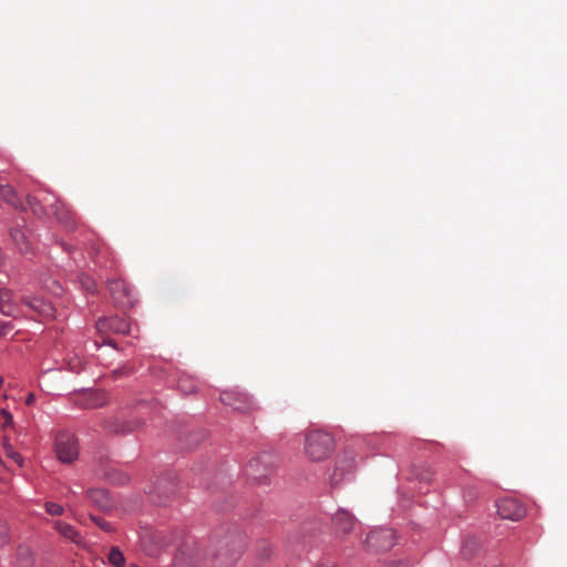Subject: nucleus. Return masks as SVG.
<instances>
[{
	"instance_id": "obj_22",
	"label": "nucleus",
	"mask_w": 567,
	"mask_h": 567,
	"mask_svg": "<svg viewBox=\"0 0 567 567\" xmlns=\"http://www.w3.org/2000/svg\"><path fill=\"white\" fill-rule=\"evenodd\" d=\"M107 559L115 567H123L125 564V557L118 547H112L110 549Z\"/></svg>"
},
{
	"instance_id": "obj_13",
	"label": "nucleus",
	"mask_w": 567,
	"mask_h": 567,
	"mask_svg": "<svg viewBox=\"0 0 567 567\" xmlns=\"http://www.w3.org/2000/svg\"><path fill=\"white\" fill-rule=\"evenodd\" d=\"M203 555L196 547L185 545L177 554L174 567H202Z\"/></svg>"
},
{
	"instance_id": "obj_15",
	"label": "nucleus",
	"mask_w": 567,
	"mask_h": 567,
	"mask_svg": "<svg viewBox=\"0 0 567 567\" xmlns=\"http://www.w3.org/2000/svg\"><path fill=\"white\" fill-rule=\"evenodd\" d=\"M0 311L7 317H18L20 307L14 301L13 292L9 289H0Z\"/></svg>"
},
{
	"instance_id": "obj_21",
	"label": "nucleus",
	"mask_w": 567,
	"mask_h": 567,
	"mask_svg": "<svg viewBox=\"0 0 567 567\" xmlns=\"http://www.w3.org/2000/svg\"><path fill=\"white\" fill-rule=\"evenodd\" d=\"M0 197L13 207H20L22 202L11 185H0Z\"/></svg>"
},
{
	"instance_id": "obj_17",
	"label": "nucleus",
	"mask_w": 567,
	"mask_h": 567,
	"mask_svg": "<svg viewBox=\"0 0 567 567\" xmlns=\"http://www.w3.org/2000/svg\"><path fill=\"white\" fill-rule=\"evenodd\" d=\"M89 499L101 509H109L112 505V502L109 497V494L105 489L94 488L87 491Z\"/></svg>"
},
{
	"instance_id": "obj_16",
	"label": "nucleus",
	"mask_w": 567,
	"mask_h": 567,
	"mask_svg": "<svg viewBox=\"0 0 567 567\" xmlns=\"http://www.w3.org/2000/svg\"><path fill=\"white\" fill-rule=\"evenodd\" d=\"M99 329L107 328L114 333L128 334L131 333V322L126 318L112 317L109 319L100 320L97 322Z\"/></svg>"
},
{
	"instance_id": "obj_2",
	"label": "nucleus",
	"mask_w": 567,
	"mask_h": 567,
	"mask_svg": "<svg viewBox=\"0 0 567 567\" xmlns=\"http://www.w3.org/2000/svg\"><path fill=\"white\" fill-rule=\"evenodd\" d=\"M336 447L333 436L322 430H312L306 433L303 451L312 462H321L330 457Z\"/></svg>"
},
{
	"instance_id": "obj_5",
	"label": "nucleus",
	"mask_w": 567,
	"mask_h": 567,
	"mask_svg": "<svg viewBox=\"0 0 567 567\" xmlns=\"http://www.w3.org/2000/svg\"><path fill=\"white\" fill-rule=\"evenodd\" d=\"M276 464V456L270 452L260 453L247 464V474L255 481H262L271 473Z\"/></svg>"
},
{
	"instance_id": "obj_11",
	"label": "nucleus",
	"mask_w": 567,
	"mask_h": 567,
	"mask_svg": "<svg viewBox=\"0 0 567 567\" xmlns=\"http://www.w3.org/2000/svg\"><path fill=\"white\" fill-rule=\"evenodd\" d=\"M497 513L504 519L519 520L526 515V508L517 499L503 498L497 504Z\"/></svg>"
},
{
	"instance_id": "obj_30",
	"label": "nucleus",
	"mask_w": 567,
	"mask_h": 567,
	"mask_svg": "<svg viewBox=\"0 0 567 567\" xmlns=\"http://www.w3.org/2000/svg\"><path fill=\"white\" fill-rule=\"evenodd\" d=\"M81 361L78 360L76 362H72L70 361L69 362V369L72 371V372H79L81 370Z\"/></svg>"
},
{
	"instance_id": "obj_19",
	"label": "nucleus",
	"mask_w": 567,
	"mask_h": 567,
	"mask_svg": "<svg viewBox=\"0 0 567 567\" xmlns=\"http://www.w3.org/2000/svg\"><path fill=\"white\" fill-rule=\"evenodd\" d=\"M54 527L64 538L73 542L74 544H80L82 542V537L72 525L56 520L54 523Z\"/></svg>"
},
{
	"instance_id": "obj_29",
	"label": "nucleus",
	"mask_w": 567,
	"mask_h": 567,
	"mask_svg": "<svg viewBox=\"0 0 567 567\" xmlns=\"http://www.w3.org/2000/svg\"><path fill=\"white\" fill-rule=\"evenodd\" d=\"M150 493H156L158 497H161L162 493L166 494L167 489L164 486L163 481H158L157 484L154 486V488Z\"/></svg>"
},
{
	"instance_id": "obj_1",
	"label": "nucleus",
	"mask_w": 567,
	"mask_h": 567,
	"mask_svg": "<svg viewBox=\"0 0 567 567\" xmlns=\"http://www.w3.org/2000/svg\"><path fill=\"white\" fill-rule=\"evenodd\" d=\"M246 549V535L234 525L214 530L210 544L213 567H231Z\"/></svg>"
},
{
	"instance_id": "obj_25",
	"label": "nucleus",
	"mask_w": 567,
	"mask_h": 567,
	"mask_svg": "<svg viewBox=\"0 0 567 567\" xmlns=\"http://www.w3.org/2000/svg\"><path fill=\"white\" fill-rule=\"evenodd\" d=\"M44 507L47 513L51 516H60L64 513L63 506L53 502H47Z\"/></svg>"
},
{
	"instance_id": "obj_31",
	"label": "nucleus",
	"mask_w": 567,
	"mask_h": 567,
	"mask_svg": "<svg viewBox=\"0 0 567 567\" xmlns=\"http://www.w3.org/2000/svg\"><path fill=\"white\" fill-rule=\"evenodd\" d=\"M34 401H35V395H34L33 393H30V394L28 395L27 400H25V403H27L28 405H31V404H33V403H34Z\"/></svg>"
},
{
	"instance_id": "obj_7",
	"label": "nucleus",
	"mask_w": 567,
	"mask_h": 567,
	"mask_svg": "<svg viewBox=\"0 0 567 567\" xmlns=\"http://www.w3.org/2000/svg\"><path fill=\"white\" fill-rule=\"evenodd\" d=\"M220 401L240 413H249L256 409V402L247 393L238 390H227L220 393Z\"/></svg>"
},
{
	"instance_id": "obj_18",
	"label": "nucleus",
	"mask_w": 567,
	"mask_h": 567,
	"mask_svg": "<svg viewBox=\"0 0 567 567\" xmlns=\"http://www.w3.org/2000/svg\"><path fill=\"white\" fill-rule=\"evenodd\" d=\"M47 194H50L49 192H44L41 194V197H37V196H32V195H29L27 197V203H28V206L30 207V209L32 210V213L37 216H41V215H50V206H48L44 202H43V197L47 195Z\"/></svg>"
},
{
	"instance_id": "obj_24",
	"label": "nucleus",
	"mask_w": 567,
	"mask_h": 567,
	"mask_svg": "<svg viewBox=\"0 0 567 567\" xmlns=\"http://www.w3.org/2000/svg\"><path fill=\"white\" fill-rule=\"evenodd\" d=\"M3 449L8 457L13 460L19 466H22V456L13 450L12 445L8 441H4Z\"/></svg>"
},
{
	"instance_id": "obj_26",
	"label": "nucleus",
	"mask_w": 567,
	"mask_h": 567,
	"mask_svg": "<svg viewBox=\"0 0 567 567\" xmlns=\"http://www.w3.org/2000/svg\"><path fill=\"white\" fill-rule=\"evenodd\" d=\"M91 518L101 529H103L105 532L112 530V525L109 522H106L105 519H103L102 517L92 515Z\"/></svg>"
},
{
	"instance_id": "obj_3",
	"label": "nucleus",
	"mask_w": 567,
	"mask_h": 567,
	"mask_svg": "<svg viewBox=\"0 0 567 567\" xmlns=\"http://www.w3.org/2000/svg\"><path fill=\"white\" fill-rule=\"evenodd\" d=\"M10 238L14 248L19 252L22 255L33 254L35 237L33 233L24 225V220H22V223H17V225L10 228Z\"/></svg>"
},
{
	"instance_id": "obj_32",
	"label": "nucleus",
	"mask_w": 567,
	"mask_h": 567,
	"mask_svg": "<svg viewBox=\"0 0 567 567\" xmlns=\"http://www.w3.org/2000/svg\"><path fill=\"white\" fill-rule=\"evenodd\" d=\"M264 546H266V544H262ZM270 554V549L268 547H265L262 549V553L260 554L262 558H267Z\"/></svg>"
},
{
	"instance_id": "obj_8",
	"label": "nucleus",
	"mask_w": 567,
	"mask_h": 567,
	"mask_svg": "<svg viewBox=\"0 0 567 567\" xmlns=\"http://www.w3.org/2000/svg\"><path fill=\"white\" fill-rule=\"evenodd\" d=\"M43 202L50 206V215L55 216L60 223L64 224L68 228L75 225V214L64 202L56 199L52 194H47L43 197Z\"/></svg>"
},
{
	"instance_id": "obj_4",
	"label": "nucleus",
	"mask_w": 567,
	"mask_h": 567,
	"mask_svg": "<svg viewBox=\"0 0 567 567\" xmlns=\"http://www.w3.org/2000/svg\"><path fill=\"white\" fill-rule=\"evenodd\" d=\"M55 454L62 463H72L79 456L78 440L69 432H60L55 439Z\"/></svg>"
},
{
	"instance_id": "obj_14",
	"label": "nucleus",
	"mask_w": 567,
	"mask_h": 567,
	"mask_svg": "<svg viewBox=\"0 0 567 567\" xmlns=\"http://www.w3.org/2000/svg\"><path fill=\"white\" fill-rule=\"evenodd\" d=\"M354 463L353 460L338 461L333 473L330 476V484L333 487L341 485L343 481H350L353 475Z\"/></svg>"
},
{
	"instance_id": "obj_6",
	"label": "nucleus",
	"mask_w": 567,
	"mask_h": 567,
	"mask_svg": "<svg viewBox=\"0 0 567 567\" xmlns=\"http://www.w3.org/2000/svg\"><path fill=\"white\" fill-rule=\"evenodd\" d=\"M107 289L115 305L127 308L133 307L136 298L131 286L122 279L107 280Z\"/></svg>"
},
{
	"instance_id": "obj_20",
	"label": "nucleus",
	"mask_w": 567,
	"mask_h": 567,
	"mask_svg": "<svg viewBox=\"0 0 567 567\" xmlns=\"http://www.w3.org/2000/svg\"><path fill=\"white\" fill-rule=\"evenodd\" d=\"M106 403V395L104 392H89L84 395V402L82 405L85 409H96Z\"/></svg>"
},
{
	"instance_id": "obj_9",
	"label": "nucleus",
	"mask_w": 567,
	"mask_h": 567,
	"mask_svg": "<svg viewBox=\"0 0 567 567\" xmlns=\"http://www.w3.org/2000/svg\"><path fill=\"white\" fill-rule=\"evenodd\" d=\"M395 544V533L390 528H380L372 530L365 538V545L374 549L379 550H389Z\"/></svg>"
},
{
	"instance_id": "obj_23",
	"label": "nucleus",
	"mask_w": 567,
	"mask_h": 567,
	"mask_svg": "<svg viewBox=\"0 0 567 567\" xmlns=\"http://www.w3.org/2000/svg\"><path fill=\"white\" fill-rule=\"evenodd\" d=\"M178 389L184 392V393H193L195 392L196 390V384L194 383L193 380L188 379V378H185V377H182L179 380H178Z\"/></svg>"
},
{
	"instance_id": "obj_27",
	"label": "nucleus",
	"mask_w": 567,
	"mask_h": 567,
	"mask_svg": "<svg viewBox=\"0 0 567 567\" xmlns=\"http://www.w3.org/2000/svg\"><path fill=\"white\" fill-rule=\"evenodd\" d=\"M0 414L3 419V427L4 429L13 425V416L9 411L2 409L0 411Z\"/></svg>"
},
{
	"instance_id": "obj_33",
	"label": "nucleus",
	"mask_w": 567,
	"mask_h": 567,
	"mask_svg": "<svg viewBox=\"0 0 567 567\" xmlns=\"http://www.w3.org/2000/svg\"><path fill=\"white\" fill-rule=\"evenodd\" d=\"M121 373H122V372H121L120 370H115V371H114V374H115V375H120Z\"/></svg>"
},
{
	"instance_id": "obj_28",
	"label": "nucleus",
	"mask_w": 567,
	"mask_h": 567,
	"mask_svg": "<svg viewBox=\"0 0 567 567\" xmlns=\"http://www.w3.org/2000/svg\"><path fill=\"white\" fill-rule=\"evenodd\" d=\"M82 285L85 288V290H87L89 292H91V293L95 292L96 287H95V282L93 279L86 277L85 279L82 280Z\"/></svg>"
},
{
	"instance_id": "obj_34",
	"label": "nucleus",
	"mask_w": 567,
	"mask_h": 567,
	"mask_svg": "<svg viewBox=\"0 0 567 567\" xmlns=\"http://www.w3.org/2000/svg\"><path fill=\"white\" fill-rule=\"evenodd\" d=\"M2 384H3V379L0 378V388L2 386Z\"/></svg>"
},
{
	"instance_id": "obj_10",
	"label": "nucleus",
	"mask_w": 567,
	"mask_h": 567,
	"mask_svg": "<svg viewBox=\"0 0 567 567\" xmlns=\"http://www.w3.org/2000/svg\"><path fill=\"white\" fill-rule=\"evenodd\" d=\"M20 302L22 306L27 307L34 315L43 318L50 319L54 318L55 309L49 301L44 300L38 296H22L20 298Z\"/></svg>"
},
{
	"instance_id": "obj_12",
	"label": "nucleus",
	"mask_w": 567,
	"mask_h": 567,
	"mask_svg": "<svg viewBox=\"0 0 567 567\" xmlns=\"http://www.w3.org/2000/svg\"><path fill=\"white\" fill-rule=\"evenodd\" d=\"M332 525L337 535L346 536L353 530L357 519L347 509L339 508L332 516Z\"/></svg>"
}]
</instances>
